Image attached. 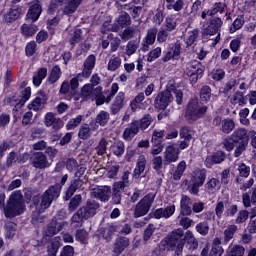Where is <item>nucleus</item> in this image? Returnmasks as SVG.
<instances>
[{
  "instance_id": "obj_1",
  "label": "nucleus",
  "mask_w": 256,
  "mask_h": 256,
  "mask_svg": "<svg viewBox=\"0 0 256 256\" xmlns=\"http://www.w3.org/2000/svg\"><path fill=\"white\" fill-rule=\"evenodd\" d=\"M67 179H69V175L65 174L62 176L60 184H56L48 188L43 193L42 197L35 196L33 198V205L35 206V209L38 211V213H41V210L44 211V209H49V207H51V203H53V201H55V199L61 195V188L63 185H65V183H67Z\"/></svg>"
},
{
  "instance_id": "obj_2",
  "label": "nucleus",
  "mask_w": 256,
  "mask_h": 256,
  "mask_svg": "<svg viewBox=\"0 0 256 256\" xmlns=\"http://www.w3.org/2000/svg\"><path fill=\"white\" fill-rule=\"evenodd\" d=\"M99 209V203L95 200H88L84 207H81L71 218V225L75 229L83 226V221L95 217Z\"/></svg>"
},
{
  "instance_id": "obj_3",
  "label": "nucleus",
  "mask_w": 256,
  "mask_h": 256,
  "mask_svg": "<svg viewBox=\"0 0 256 256\" xmlns=\"http://www.w3.org/2000/svg\"><path fill=\"white\" fill-rule=\"evenodd\" d=\"M25 213V202H23V194L21 191L13 192L4 207V215L9 219L17 217Z\"/></svg>"
},
{
  "instance_id": "obj_4",
  "label": "nucleus",
  "mask_w": 256,
  "mask_h": 256,
  "mask_svg": "<svg viewBox=\"0 0 256 256\" xmlns=\"http://www.w3.org/2000/svg\"><path fill=\"white\" fill-rule=\"evenodd\" d=\"M174 97H176L177 105H182L183 91H181L180 89L164 90L156 96L154 100L155 108L164 111L165 108L173 103Z\"/></svg>"
},
{
  "instance_id": "obj_5",
  "label": "nucleus",
  "mask_w": 256,
  "mask_h": 256,
  "mask_svg": "<svg viewBox=\"0 0 256 256\" xmlns=\"http://www.w3.org/2000/svg\"><path fill=\"white\" fill-rule=\"evenodd\" d=\"M155 197H157L156 193H148L136 204L134 208L135 219L144 217V215H147V213L151 211V207H153V203H155Z\"/></svg>"
},
{
  "instance_id": "obj_6",
  "label": "nucleus",
  "mask_w": 256,
  "mask_h": 256,
  "mask_svg": "<svg viewBox=\"0 0 256 256\" xmlns=\"http://www.w3.org/2000/svg\"><path fill=\"white\" fill-rule=\"evenodd\" d=\"M206 179L207 171L205 169H197L193 171L188 184L189 193L192 195H199V189L200 187H203Z\"/></svg>"
},
{
  "instance_id": "obj_7",
  "label": "nucleus",
  "mask_w": 256,
  "mask_h": 256,
  "mask_svg": "<svg viewBox=\"0 0 256 256\" xmlns=\"http://www.w3.org/2000/svg\"><path fill=\"white\" fill-rule=\"evenodd\" d=\"M205 73V67L197 60H193L186 65V75L190 77V83L195 85Z\"/></svg>"
},
{
  "instance_id": "obj_8",
  "label": "nucleus",
  "mask_w": 256,
  "mask_h": 256,
  "mask_svg": "<svg viewBox=\"0 0 256 256\" xmlns=\"http://www.w3.org/2000/svg\"><path fill=\"white\" fill-rule=\"evenodd\" d=\"M205 113H207V106L201 104L199 101L193 99L188 103L186 117L191 121L201 119Z\"/></svg>"
},
{
  "instance_id": "obj_9",
  "label": "nucleus",
  "mask_w": 256,
  "mask_h": 256,
  "mask_svg": "<svg viewBox=\"0 0 256 256\" xmlns=\"http://www.w3.org/2000/svg\"><path fill=\"white\" fill-rule=\"evenodd\" d=\"M117 91H119V84L113 83L111 85V90L108 95L105 96L103 94V88L98 86L95 88V93L93 96V101H96V105H103L104 103H111V99L117 95Z\"/></svg>"
},
{
  "instance_id": "obj_10",
  "label": "nucleus",
  "mask_w": 256,
  "mask_h": 256,
  "mask_svg": "<svg viewBox=\"0 0 256 256\" xmlns=\"http://www.w3.org/2000/svg\"><path fill=\"white\" fill-rule=\"evenodd\" d=\"M221 27H223V20L219 17H213L210 19L207 26H203L202 36L206 39L207 37H213V35L221 33Z\"/></svg>"
},
{
  "instance_id": "obj_11",
  "label": "nucleus",
  "mask_w": 256,
  "mask_h": 256,
  "mask_svg": "<svg viewBox=\"0 0 256 256\" xmlns=\"http://www.w3.org/2000/svg\"><path fill=\"white\" fill-rule=\"evenodd\" d=\"M31 99V87H27L24 90L21 91L20 98L17 101L14 108H13V117L15 121L17 119H21V113H23V110L21 107L25 105V102L29 101Z\"/></svg>"
},
{
  "instance_id": "obj_12",
  "label": "nucleus",
  "mask_w": 256,
  "mask_h": 256,
  "mask_svg": "<svg viewBox=\"0 0 256 256\" xmlns=\"http://www.w3.org/2000/svg\"><path fill=\"white\" fill-rule=\"evenodd\" d=\"M181 55V42L177 41L175 43L169 44L166 52H164V56L162 57V61L167 63V61H171V59H179Z\"/></svg>"
},
{
  "instance_id": "obj_13",
  "label": "nucleus",
  "mask_w": 256,
  "mask_h": 256,
  "mask_svg": "<svg viewBox=\"0 0 256 256\" xmlns=\"http://www.w3.org/2000/svg\"><path fill=\"white\" fill-rule=\"evenodd\" d=\"M44 125L46 127H52L54 131H59L60 129H63L65 123L61 118L57 117V115L48 112L44 116Z\"/></svg>"
},
{
  "instance_id": "obj_14",
  "label": "nucleus",
  "mask_w": 256,
  "mask_h": 256,
  "mask_svg": "<svg viewBox=\"0 0 256 256\" xmlns=\"http://www.w3.org/2000/svg\"><path fill=\"white\" fill-rule=\"evenodd\" d=\"M179 155H181V150L175 147V144H170L166 146L164 151V161L166 165L170 163H177L179 161Z\"/></svg>"
},
{
  "instance_id": "obj_15",
  "label": "nucleus",
  "mask_w": 256,
  "mask_h": 256,
  "mask_svg": "<svg viewBox=\"0 0 256 256\" xmlns=\"http://www.w3.org/2000/svg\"><path fill=\"white\" fill-rule=\"evenodd\" d=\"M32 165L35 169H47V167H51V162L43 152H37L32 158Z\"/></svg>"
},
{
  "instance_id": "obj_16",
  "label": "nucleus",
  "mask_w": 256,
  "mask_h": 256,
  "mask_svg": "<svg viewBox=\"0 0 256 256\" xmlns=\"http://www.w3.org/2000/svg\"><path fill=\"white\" fill-rule=\"evenodd\" d=\"M92 197H95V199H99L103 203L109 201V197H111V187L100 186V187L94 188L92 191Z\"/></svg>"
},
{
  "instance_id": "obj_17",
  "label": "nucleus",
  "mask_w": 256,
  "mask_h": 256,
  "mask_svg": "<svg viewBox=\"0 0 256 256\" xmlns=\"http://www.w3.org/2000/svg\"><path fill=\"white\" fill-rule=\"evenodd\" d=\"M67 227V222H57L53 220L48 224L47 228L44 230L45 237H53V235H57L60 231H63V228Z\"/></svg>"
},
{
  "instance_id": "obj_18",
  "label": "nucleus",
  "mask_w": 256,
  "mask_h": 256,
  "mask_svg": "<svg viewBox=\"0 0 256 256\" xmlns=\"http://www.w3.org/2000/svg\"><path fill=\"white\" fill-rule=\"evenodd\" d=\"M130 242L127 237H118L116 238L113 246L112 256H119L127 247H129Z\"/></svg>"
},
{
  "instance_id": "obj_19",
  "label": "nucleus",
  "mask_w": 256,
  "mask_h": 256,
  "mask_svg": "<svg viewBox=\"0 0 256 256\" xmlns=\"http://www.w3.org/2000/svg\"><path fill=\"white\" fill-rule=\"evenodd\" d=\"M156 39H157V28L154 27V28L148 29L146 36L143 38L141 50L144 53L149 51V45H153Z\"/></svg>"
},
{
  "instance_id": "obj_20",
  "label": "nucleus",
  "mask_w": 256,
  "mask_h": 256,
  "mask_svg": "<svg viewBox=\"0 0 256 256\" xmlns=\"http://www.w3.org/2000/svg\"><path fill=\"white\" fill-rule=\"evenodd\" d=\"M137 133H139V121L133 120L128 127L124 129L122 139H124V141H131Z\"/></svg>"
},
{
  "instance_id": "obj_21",
  "label": "nucleus",
  "mask_w": 256,
  "mask_h": 256,
  "mask_svg": "<svg viewBox=\"0 0 256 256\" xmlns=\"http://www.w3.org/2000/svg\"><path fill=\"white\" fill-rule=\"evenodd\" d=\"M125 103V92H119L110 107L112 115H117L125 107Z\"/></svg>"
},
{
  "instance_id": "obj_22",
  "label": "nucleus",
  "mask_w": 256,
  "mask_h": 256,
  "mask_svg": "<svg viewBox=\"0 0 256 256\" xmlns=\"http://www.w3.org/2000/svg\"><path fill=\"white\" fill-rule=\"evenodd\" d=\"M175 214V204H170L166 208H158L154 211L155 219H169Z\"/></svg>"
},
{
  "instance_id": "obj_23",
  "label": "nucleus",
  "mask_w": 256,
  "mask_h": 256,
  "mask_svg": "<svg viewBox=\"0 0 256 256\" xmlns=\"http://www.w3.org/2000/svg\"><path fill=\"white\" fill-rule=\"evenodd\" d=\"M47 103V95L45 92H39L35 99L28 104V109L32 111H39V109H43V105Z\"/></svg>"
},
{
  "instance_id": "obj_24",
  "label": "nucleus",
  "mask_w": 256,
  "mask_h": 256,
  "mask_svg": "<svg viewBox=\"0 0 256 256\" xmlns=\"http://www.w3.org/2000/svg\"><path fill=\"white\" fill-rule=\"evenodd\" d=\"M21 13H23V7L12 6L9 11L4 14L5 23H13L14 21H17V19L21 17Z\"/></svg>"
},
{
  "instance_id": "obj_25",
  "label": "nucleus",
  "mask_w": 256,
  "mask_h": 256,
  "mask_svg": "<svg viewBox=\"0 0 256 256\" xmlns=\"http://www.w3.org/2000/svg\"><path fill=\"white\" fill-rule=\"evenodd\" d=\"M43 9L41 8V4L36 2L32 6H30L27 14H26V19L32 21V23H35V21L39 20V17H41Z\"/></svg>"
},
{
  "instance_id": "obj_26",
  "label": "nucleus",
  "mask_w": 256,
  "mask_h": 256,
  "mask_svg": "<svg viewBox=\"0 0 256 256\" xmlns=\"http://www.w3.org/2000/svg\"><path fill=\"white\" fill-rule=\"evenodd\" d=\"M191 207H193L191 198H189L187 195H182L180 200V215H184L186 217L191 215V213H193Z\"/></svg>"
},
{
  "instance_id": "obj_27",
  "label": "nucleus",
  "mask_w": 256,
  "mask_h": 256,
  "mask_svg": "<svg viewBox=\"0 0 256 256\" xmlns=\"http://www.w3.org/2000/svg\"><path fill=\"white\" fill-rule=\"evenodd\" d=\"M231 139L234 143H249V138L247 136V130L243 128L236 129L232 135Z\"/></svg>"
},
{
  "instance_id": "obj_28",
  "label": "nucleus",
  "mask_w": 256,
  "mask_h": 256,
  "mask_svg": "<svg viewBox=\"0 0 256 256\" xmlns=\"http://www.w3.org/2000/svg\"><path fill=\"white\" fill-rule=\"evenodd\" d=\"M96 63L97 57H95L94 54L88 55L87 58L84 60L82 71H85L86 73H88V75H91L93 73V69H95Z\"/></svg>"
},
{
  "instance_id": "obj_29",
  "label": "nucleus",
  "mask_w": 256,
  "mask_h": 256,
  "mask_svg": "<svg viewBox=\"0 0 256 256\" xmlns=\"http://www.w3.org/2000/svg\"><path fill=\"white\" fill-rule=\"evenodd\" d=\"M225 253L223 246H221V238L216 237L213 239L212 248L208 256H222Z\"/></svg>"
},
{
  "instance_id": "obj_30",
  "label": "nucleus",
  "mask_w": 256,
  "mask_h": 256,
  "mask_svg": "<svg viewBox=\"0 0 256 256\" xmlns=\"http://www.w3.org/2000/svg\"><path fill=\"white\" fill-rule=\"evenodd\" d=\"M83 187V181L79 178L75 179L74 181L71 182V185L66 191L65 195V201H69L73 195H75V192L80 188Z\"/></svg>"
},
{
  "instance_id": "obj_31",
  "label": "nucleus",
  "mask_w": 256,
  "mask_h": 256,
  "mask_svg": "<svg viewBox=\"0 0 256 256\" xmlns=\"http://www.w3.org/2000/svg\"><path fill=\"white\" fill-rule=\"evenodd\" d=\"M147 166V158L145 155H140L137 159L136 167L133 171L134 177L139 178L141 174L145 171V167Z\"/></svg>"
},
{
  "instance_id": "obj_32",
  "label": "nucleus",
  "mask_w": 256,
  "mask_h": 256,
  "mask_svg": "<svg viewBox=\"0 0 256 256\" xmlns=\"http://www.w3.org/2000/svg\"><path fill=\"white\" fill-rule=\"evenodd\" d=\"M34 23L35 22H32L31 24L25 23L21 26V33L23 37H33V35L39 31V28Z\"/></svg>"
},
{
  "instance_id": "obj_33",
  "label": "nucleus",
  "mask_w": 256,
  "mask_h": 256,
  "mask_svg": "<svg viewBox=\"0 0 256 256\" xmlns=\"http://www.w3.org/2000/svg\"><path fill=\"white\" fill-rule=\"evenodd\" d=\"M83 3V0H70L62 9L64 15L71 16L77 11V7Z\"/></svg>"
},
{
  "instance_id": "obj_34",
  "label": "nucleus",
  "mask_w": 256,
  "mask_h": 256,
  "mask_svg": "<svg viewBox=\"0 0 256 256\" xmlns=\"http://www.w3.org/2000/svg\"><path fill=\"white\" fill-rule=\"evenodd\" d=\"M185 240L187 242L186 248L189 251H195V249H197V247H199V241H197V238H195V235H193V232H191L189 230L186 231Z\"/></svg>"
},
{
  "instance_id": "obj_35",
  "label": "nucleus",
  "mask_w": 256,
  "mask_h": 256,
  "mask_svg": "<svg viewBox=\"0 0 256 256\" xmlns=\"http://www.w3.org/2000/svg\"><path fill=\"white\" fill-rule=\"evenodd\" d=\"M184 232L183 229L178 228L171 232V234L167 237V244L171 245V247L175 246L178 241H181V237H183Z\"/></svg>"
},
{
  "instance_id": "obj_36",
  "label": "nucleus",
  "mask_w": 256,
  "mask_h": 256,
  "mask_svg": "<svg viewBox=\"0 0 256 256\" xmlns=\"http://www.w3.org/2000/svg\"><path fill=\"white\" fill-rule=\"evenodd\" d=\"M237 225H229L223 232L222 241L224 245H227L233 237H235V233H237Z\"/></svg>"
},
{
  "instance_id": "obj_37",
  "label": "nucleus",
  "mask_w": 256,
  "mask_h": 256,
  "mask_svg": "<svg viewBox=\"0 0 256 256\" xmlns=\"http://www.w3.org/2000/svg\"><path fill=\"white\" fill-rule=\"evenodd\" d=\"M121 63H122L121 57L114 54L110 57L108 61L107 70L112 72L117 71L118 69L121 68Z\"/></svg>"
},
{
  "instance_id": "obj_38",
  "label": "nucleus",
  "mask_w": 256,
  "mask_h": 256,
  "mask_svg": "<svg viewBox=\"0 0 256 256\" xmlns=\"http://www.w3.org/2000/svg\"><path fill=\"white\" fill-rule=\"evenodd\" d=\"M110 152L116 157H121L125 153V143L123 141H116L110 146Z\"/></svg>"
},
{
  "instance_id": "obj_39",
  "label": "nucleus",
  "mask_w": 256,
  "mask_h": 256,
  "mask_svg": "<svg viewBox=\"0 0 256 256\" xmlns=\"http://www.w3.org/2000/svg\"><path fill=\"white\" fill-rule=\"evenodd\" d=\"M45 77H47V68L43 67L38 69V71L33 76V84L35 87H40Z\"/></svg>"
},
{
  "instance_id": "obj_40",
  "label": "nucleus",
  "mask_w": 256,
  "mask_h": 256,
  "mask_svg": "<svg viewBox=\"0 0 256 256\" xmlns=\"http://www.w3.org/2000/svg\"><path fill=\"white\" fill-rule=\"evenodd\" d=\"M177 25H179V23L177 22L175 15H170L165 18L164 29L169 33H171V31H175V29H177Z\"/></svg>"
},
{
  "instance_id": "obj_41",
  "label": "nucleus",
  "mask_w": 256,
  "mask_h": 256,
  "mask_svg": "<svg viewBox=\"0 0 256 256\" xmlns=\"http://www.w3.org/2000/svg\"><path fill=\"white\" fill-rule=\"evenodd\" d=\"M186 169H187V162H185V160L180 161L176 167V170L173 173V180L179 181L181 177H183V174L185 173Z\"/></svg>"
},
{
  "instance_id": "obj_42",
  "label": "nucleus",
  "mask_w": 256,
  "mask_h": 256,
  "mask_svg": "<svg viewBox=\"0 0 256 256\" xmlns=\"http://www.w3.org/2000/svg\"><path fill=\"white\" fill-rule=\"evenodd\" d=\"M116 232L117 227H115L114 225H110L102 230L101 235L103 239L106 240V243H109L113 239V235Z\"/></svg>"
},
{
  "instance_id": "obj_43",
  "label": "nucleus",
  "mask_w": 256,
  "mask_h": 256,
  "mask_svg": "<svg viewBox=\"0 0 256 256\" xmlns=\"http://www.w3.org/2000/svg\"><path fill=\"white\" fill-rule=\"evenodd\" d=\"M61 67L58 65L54 66L50 72V75L48 77V82L53 85L54 83H57L58 79H61Z\"/></svg>"
},
{
  "instance_id": "obj_44",
  "label": "nucleus",
  "mask_w": 256,
  "mask_h": 256,
  "mask_svg": "<svg viewBox=\"0 0 256 256\" xmlns=\"http://www.w3.org/2000/svg\"><path fill=\"white\" fill-rule=\"evenodd\" d=\"M61 239L55 238L48 246L47 253L49 256H57L59 247H61Z\"/></svg>"
},
{
  "instance_id": "obj_45",
  "label": "nucleus",
  "mask_w": 256,
  "mask_h": 256,
  "mask_svg": "<svg viewBox=\"0 0 256 256\" xmlns=\"http://www.w3.org/2000/svg\"><path fill=\"white\" fill-rule=\"evenodd\" d=\"M235 129V121L231 118H226L222 120V126H221V131L222 133H226V135H229L231 131Z\"/></svg>"
},
{
  "instance_id": "obj_46",
  "label": "nucleus",
  "mask_w": 256,
  "mask_h": 256,
  "mask_svg": "<svg viewBox=\"0 0 256 256\" xmlns=\"http://www.w3.org/2000/svg\"><path fill=\"white\" fill-rule=\"evenodd\" d=\"M83 39V30L76 28L73 30V32L70 34V44L75 47L77 43H80Z\"/></svg>"
},
{
  "instance_id": "obj_47",
  "label": "nucleus",
  "mask_w": 256,
  "mask_h": 256,
  "mask_svg": "<svg viewBox=\"0 0 256 256\" xmlns=\"http://www.w3.org/2000/svg\"><path fill=\"white\" fill-rule=\"evenodd\" d=\"M138 49L139 41L131 40L126 44L125 53L128 57H131V55H135V53H137Z\"/></svg>"
},
{
  "instance_id": "obj_48",
  "label": "nucleus",
  "mask_w": 256,
  "mask_h": 256,
  "mask_svg": "<svg viewBox=\"0 0 256 256\" xmlns=\"http://www.w3.org/2000/svg\"><path fill=\"white\" fill-rule=\"evenodd\" d=\"M228 256H243L245 255V247L236 244L230 245L228 248Z\"/></svg>"
},
{
  "instance_id": "obj_49",
  "label": "nucleus",
  "mask_w": 256,
  "mask_h": 256,
  "mask_svg": "<svg viewBox=\"0 0 256 256\" xmlns=\"http://www.w3.org/2000/svg\"><path fill=\"white\" fill-rule=\"evenodd\" d=\"M81 95L84 99H91L95 96V88L91 84H86L81 89Z\"/></svg>"
},
{
  "instance_id": "obj_50",
  "label": "nucleus",
  "mask_w": 256,
  "mask_h": 256,
  "mask_svg": "<svg viewBox=\"0 0 256 256\" xmlns=\"http://www.w3.org/2000/svg\"><path fill=\"white\" fill-rule=\"evenodd\" d=\"M109 119H110L109 112L102 110L96 116L95 121L98 125H101V127H105V125L109 123Z\"/></svg>"
},
{
  "instance_id": "obj_51",
  "label": "nucleus",
  "mask_w": 256,
  "mask_h": 256,
  "mask_svg": "<svg viewBox=\"0 0 256 256\" xmlns=\"http://www.w3.org/2000/svg\"><path fill=\"white\" fill-rule=\"evenodd\" d=\"M197 37H199V29H193L191 31H188L185 38L187 47H191V45H193V43L197 41Z\"/></svg>"
},
{
  "instance_id": "obj_52",
  "label": "nucleus",
  "mask_w": 256,
  "mask_h": 256,
  "mask_svg": "<svg viewBox=\"0 0 256 256\" xmlns=\"http://www.w3.org/2000/svg\"><path fill=\"white\" fill-rule=\"evenodd\" d=\"M225 12V3L222 2H216L209 10L208 14L209 17H213L217 15V13H224Z\"/></svg>"
},
{
  "instance_id": "obj_53",
  "label": "nucleus",
  "mask_w": 256,
  "mask_h": 256,
  "mask_svg": "<svg viewBox=\"0 0 256 256\" xmlns=\"http://www.w3.org/2000/svg\"><path fill=\"white\" fill-rule=\"evenodd\" d=\"M5 237L6 239H13L15 233H17V224L14 222H8L5 224Z\"/></svg>"
},
{
  "instance_id": "obj_54",
  "label": "nucleus",
  "mask_w": 256,
  "mask_h": 256,
  "mask_svg": "<svg viewBox=\"0 0 256 256\" xmlns=\"http://www.w3.org/2000/svg\"><path fill=\"white\" fill-rule=\"evenodd\" d=\"M79 139H89L91 137V126L89 124H82L78 131Z\"/></svg>"
},
{
  "instance_id": "obj_55",
  "label": "nucleus",
  "mask_w": 256,
  "mask_h": 256,
  "mask_svg": "<svg viewBox=\"0 0 256 256\" xmlns=\"http://www.w3.org/2000/svg\"><path fill=\"white\" fill-rule=\"evenodd\" d=\"M82 121L83 115H78L75 118L70 119L66 124L67 131H73V129H76V127H79V125H81Z\"/></svg>"
},
{
  "instance_id": "obj_56",
  "label": "nucleus",
  "mask_w": 256,
  "mask_h": 256,
  "mask_svg": "<svg viewBox=\"0 0 256 256\" xmlns=\"http://www.w3.org/2000/svg\"><path fill=\"white\" fill-rule=\"evenodd\" d=\"M116 21L120 27H129L131 25V16L127 12H123L116 18Z\"/></svg>"
},
{
  "instance_id": "obj_57",
  "label": "nucleus",
  "mask_w": 256,
  "mask_h": 256,
  "mask_svg": "<svg viewBox=\"0 0 256 256\" xmlns=\"http://www.w3.org/2000/svg\"><path fill=\"white\" fill-rule=\"evenodd\" d=\"M195 229L199 233V235H202V237H205L206 235L209 234V222L208 221L199 222L196 225Z\"/></svg>"
},
{
  "instance_id": "obj_58",
  "label": "nucleus",
  "mask_w": 256,
  "mask_h": 256,
  "mask_svg": "<svg viewBox=\"0 0 256 256\" xmlns=\"http://www.w3.org/2000/svg\"><path fill=\"white\" fill-rule=\"evenodd\" d=\"M219 180L217 178H211L206 183V191L209 193H215L216 191H219Z\"/></svg>"
},
{
  "instance_id": "obj_59",
  "label": "nucleus",
  "mask_w": 256,
  "mask_h": 256,
  "mask_svg": "<svg viewBox=\"0 0 256 256\" xmlns=\"http://www.w3.org/2000/svg\"><path fill=\"white\" fill-rule=\"evenodd\" d=\"M232 105H245V96L243 92L236 91L235 94L230 99Z\"/></svg>"
},
{
  "instance_id": "obj_60",
  "label": "nucleus",
  "mask_w": 256,
  "mask_h": 256,
  "mask_svg": "<svg viewBox=\"0 0 256 256\" xmlns=\"http://www.w3.org/2000/svg\"><path fill=\"white\" fill-rule=\"evenodd\" d=\"M243 25H245V18H243V16H237V18L233 21L232 26L230 27V33L239 31Z\"/></svg>"
},
{
  "instance_id": "obj_61",
  "label": "nucleus",
  "mask_w": 256,
  "mask_h": 256,
  "mask_svg": "<svg viewBox=\"0 0 256 256\" xmlns=\"http://www.w3.org/2000/svg\"><path fill=\"white\" fill-rule=\"evenodd\" d=\"M138 121V130L145 131L151 125V115L146 114Z\"/></svg>"
},
{
  "instance_id": "obj_62",
  "label": "nucleus",
  "mask_w": 256,
  "mask_h": 256,
  "mask_svg": "<svg viewBox=\"0 0 256 256\" xmlns=\"http://www.w3.org/2000/svg\"><path fill=\"white\" fill-rule=\"evenodd\" d=\"M135 33H137V28L135 27H128L120 35L123 41H129V39H133L135 37Z\"/></svg>"
},
{
  "instance_id": "obj_63",
  "label": "nucleus",
  "mask_w": 256,
  "mask_h": 256,
  "mask_svg": "<svg viewBox=\"0 0 256 256\" xmlns=\"http://www.w3.org/2000/svg\"><path fill=\"white\" fill-rule=\"evenodd\" d=\"M200 99L203 103H207V101H211V87L203 86L200 90Z\"/></svg>"
},
{
  "instance_id": "obj_64",
  "label": "nucleus",
  "mask_w": 256,
  "mask_h": 256,
  "mask_svg": "<svg viewBox=\"0 0 256 256\" xmlns=\"http://www.w3.org/2000/svg\"><path fill=\"white\" fill-rule=\"evenodd\" d=\"M164 20H165V15L163 14V10H161L160 8H157L156 13L152 18L153 24L159 27Z\"/></svg>"
}]
</instances>
